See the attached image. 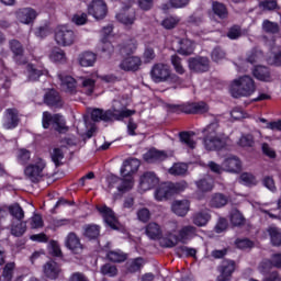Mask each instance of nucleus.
<instances>
[{"label":"nucleus","instance_id":"f257e3e1","mask_svg":"<svg viewBox=\"0 0 281 281\" xmlns=\"http://www.w3.org/2000/svg\"><path fill=\"white\" fill-rule=\"evenodd\" d=\"M229 93L233 98H249L256 93V81L247 75L236 78L231 82Z\"/></svg>","mask_w":281,"mask_h":281},{"label":"nucleus","instance_id":"f03ea898","mask_svg":"<svg viewBox=\"0 0 281 281\" xmlns=\"http://www.w3.org/2000/svg\"><path fill=\"white\" fill-rule=\"evenodd\" d=\"M131 115H135V110H117L113 108L112 110L104 111L102 109H94L91 112V120L92 122H113V120L120 121L124 120V117H131Z\"/></svg>","mask_w":281,"mask_h":281},{"label":"nucleus","instance_id":"7ed1b4c3","mask_svg":"<svg viewBox=\"0 0 281 281\" xmlns=\"http://www.w3.org/2000/svg\"><path fill=\"white\" fill-rule=\"evenodd\" d=\"M153 82H171L172 85H181L182 80L177 74H172L170 66L167 64H155L150 70Z\"/></svg>","mask_w":281,"mask_h":281},{"label":"nucleus","instance_id":"20e7f679","mask_svg":"<svg viewBox=\"0 0 281 281\" xmlns=\"http://www.w3.org/2000/svg\"><path fill=\"white\" fill-rule=\"evenodd\" d=\"M106 191L112 194H126V192H131L133 190V182L131 179L120 178L117 176H108L106 178Z\"/></svg>","mask_w":281,"mask_h":281},{"label":"nucleus","instance_id":"39448f33","mask_svg":"<svg viewBox=\"0 0 281 281\" xmlns=\"http://www.w3.org/2000/svg\"><path fill=\"white\" fill-rule=\"evenodd\" d=\"M42 124L43 128H49V125L53 124V128L57 131V133H67V131H69V127L65 123V119H63V115L60 114L52 115L49 112H44Z\"/></svg>","mask_w":281,"mask_h":281},{"label":"nucleus","instance_id":"423d86ee","mask_svg":"<svg viewBox=\"0 0 281 281\" xmlns=\"http://www.w3.org/2000/svg\"><path fill=\"white\" fill-rule=\"evenodd\" d=\"M47 167V162H45V159L37 157L35 158L34 164H30L24 169V175L30 179L33 183H36V181H40V179L43 177V170Z\"/></svg>","mask_w":281,"mask_h":281},{"label":"nucleus","instance_id":"0eeeda50","mask_svg":"<svg viewBox=\"0 0 281 281\" xmlns=\"http://www.w3.org/2000/svg\"><path fill=\"white\" fill-rule=\"evenodd\" d=\"M204 135V142H225L227 140V135L221 132V125L218 121H214L209 124L204 130H202Z\"/></svg>","mask_w":281,"mask_h":281},{"label":"nucleus","instance_id":"6e6552de","mask_svg":"<svg viewBox=\"0 0 281 281\" xmlns=\"http://www.w3.org/2000/svg\"><path fill=\"white\" fill-rule=\"evenodd\" d=\"M55 42L61 47H71L76 43V33L67 26H58L55 30Z\"/></svg>","mask_w":281,"mask_h":281},{"label":"nucleus","instance_id":"1a4fd4ad","mask_svg":"<svg viewBox=\"0 0 281 281\" xmlns=\"http://www.w3.org/2000/svg\"><path fill=\"white\" fill-rule=\"evenodd\" d=\"M188 67L193 74H205V71H210V58L203 56L190 57Z\"/></svg>","mask_w":281,"mask_h":281},{"label":"nucleus","instance_id":"9d476101","mask_svg":"<svg viewBox=\"0 0 281 281\" xmlns=\"http://www.w3.org/2000/svg\"><path fill=\"white\" fill-rule=\"evenodd\" d=\"M139 159L137 158H131L123 162V166L121 168V177L123 179H130V181L135 186V181L133 180V175L139 170Z\"/></svg>","mask_w":281,"mask_h":281},{"label":"nucleus","instance_id":"9b49d317","mask_svg":"<svg viewBox=\"0 0 281 281\" xmlns=\"http://www.w3.org/2000/svg\"><path fill=\"white\" fill-rule=\"evenodd\" d=\"M9 49L13 54V60L18 65H27V58H25V48L23 44L19 42V40H10L9 41Z\"/></svg>","mask_w":281,"mask_h":281},{"label":"nucleus","instance_id":"f8f14e48","mask_svg":"<svg viewBox=\"0 0 281 281\" xmlns=\"http://www.w3.org/2000/svg\"><path fill=\"white\" fill-rule=\"evenodd\" d=\"M98 212L103 216V221L111 229H120V222L113 210L106 205L97 206Z\"/></svg>","mask_w":281,"mask_h":281},{"label":"nucleus","instance_id":"ddd939ff","mask_svg":"<svg viewBox=\"0 0 281 281\" xmlns=\"http://www.w3.org/2000/svg\"><path fill=\"white\" fill-rule=\"evenodd\" d=\"M88 13L97 21L104 19L106 16V3H104V0H91L88 4Z\"/></svg>","mask_w":281,"mask_h":281},{"label":"nucleus","instance_id":"4468645a","mask_svg":"<svg viewBox=\"0 0 281 281\" xmlns=\"http://www.w3.org/2000/svg\"><path fill=\"white\" fill-rule=\"evenodd\" d=\"M15 16L20 23L30 25V23H34V21H36L38 12L33 8H22L15 12Z\"/></svg>","mask_w":281,"mask_h":281},{"label":"nucleus","instance_id":"2eb2a0df","mask_svg":"<svg viewBox=\"0 0 281 281\" xmlns=\"http://www.w3.org/2000/svg\"><path fill=\"white\" fill-rule=\"evenodd\" d=\"M65 245L72 254H82L85 247L80 243V237L74 232L69 233L66 237Z\"/></svg>","mask_w":281,"mask_h":281},{"label":"nucleus","instance_id":"dca6fc26","mask_svg":"<svg viewBox=\"0 0 281 281\" xmlns=\"http://www.w3.org/2000/svg\"><path fill=\"white\" fill-rule=\"evenodd\" d=\"M182 113L187 114H198V113H207L210 108L205 102H198V103H187L179 106Z\"/></svg>","mask_w":281,"mask_h":281},{"label":"nucleus","instance_id":"f3484780","mask_svg":"<svg viewBox=\"0 0 281 281\" xmlns=\"http://www.w3.org/2000/svg\"><path fill=\"white\" fill-rule=\"evenodd\" d=\"M236 271V262L232 260H225L220 267L221 274L217 277V281H229L232 280V273Z\"/></svg>","mask_w":281,"mask_h":281},{"label":"nucleus","instance_id":"a211bd4d","mask_svg":"<svg viewBox=\"0 0 281 281\" xmlns=\"http://www.w3.org/2000/svg\"><path fill=\"white\" fill-rule=\"evenodd\" d=\"M19 110L14 109V108H10L5 110L4 113V123L3 126L4 128H16V126H19Z\"/></svg>","mask_w":281,"mask_h":281},{"label":"nucleus","instance_id":"6ab92c4d","mask_svg":"<svg viewBox=\"0 0 281 281\" xmlns=\"http://www.w3.org/2000/svg\"><path fill=\"white\" fill-rule=\"evenodd\" d=\"M61 271L60 266L56 261H48L43 266V273L48 280H58Z\"/></svg>","mask_w":281,"mask_h":281},{"label":"nucleus","instance_id":"aec40b11","mask_svg":"<svg viewBox=\"0 0 281 281\" xmlns=\"http://www.w3.org/2000/svg\"><path fill=\"white\" fill-rule=\"evenodd\" d=\"M223 168L225 169V172H240V170L243 169V164L240 162V159L236 156H231L228 158H226L223 162H222Z\"/></svg>","mask_w":281,"mask_h":281},{"label":"nucleus","instance_id":"412c9836","mask_svg":"<svg viewBox=\"0 0 281 281\" xmlns=\"http://www.w3.org/2000/svg\"><path fill=\"white\" fill-rule=\"evenodd\" d=\"M271 267H276L277 269H281V254L272 255L271 259L263 260L259 266V271L261 273H267Z\"/></svg>","mask_w":281,"mask_h":281},{"label":"nucleus","instance_id":"4be33fe9","mask_svg":"<svg viewBox=\"0 0 281 281\" xmlns=\"http://www.w3.org/2000/svg\"><path fill=\"white\" fill-rule=\"evenodd\" d=\"M171 211L177 216H186L190 212V201L188 200H176L171 204Z\"/></svg>","mask_w":281,"mask_h":281},{"label":"nucleus","instance_id":"5701e85b","mask_svg":"<svg viewBox=\"0 0 281 281\" xmlns=\"http://www.w3.org/2000/svg\"><path fill=\"white\" fill-rule=\"evenodd\" d=\"M159 180L157 179V176H155V172H145L140 177L139 186L146 192V190H150L151 188H155Z\"/></svg>","mask_w":281,"mask_h":281},{"label":"nucleus","instance_id":"b1692460","mask_svg":"<svg viewBox=\"0 0 281 281\" xmlns=\"http://www.w3.org/2000/svg\"><path fill=\"white\" fill-rule=\"evenodd\" d=\"M57 76L61 82V89L66 93H76V79H74V77L65 76L64 74H58Z\"/></svg>","mask_w":281,"mask_h":281},{"label":"nucleus","instance_id":"393cba45","mask_svg":"<svg viewBox=\"0 0 281 281\" xmlns=\"http://www.w3.org/2000/svg\"><path fill=\"white\" fill-rule=\"evenodd\" d=\"M10 232L15 238H21V236L27 232V222L23 220L11 221Z\"/></svg>","mask_w":281,"mask_h":281},{"label":"nucleus","instance_id":"a878e982","mask_svg":"<svg viewBox=\"0 0 281 281\" xmlns=\"http://www.w3.org/2000/svg\"><path fill=\"white\" fill-rule=\"evenodd\" d=\"M140 65L142 59H139V57H127L122 60L120 67L123 69V71H137Z\"/></svg>","mask_w":281,"mask_h":281},{"label":"nucleus","instance_id":"bb28decb","mask_svg":"<svg viewBox=\"0 0 281 281\" xmlns=\"http://www.w3.org/2000/svg\"><path fill=\"white\" fill-rule=\"evenodd\" d=\"M194 236H196V227L192 225L183 226L178 232V240L183 244L188 243L190 238H194Z\"/></svg>","mask_w":281,"mask_h":281},{"label":"nucleus","instance_id":"cd10ccee","mask_svg":"<svg viewBox=\"0 0 281 281\" xmlns=\"http://www.w3.org/2000/svg\"><path fill=\"white\" fill-rule=\"evenodd\" d=\"M171 196L173 195L169 183L160 184L155 191L156 201H168V199H171Z\"/></svg>","mask_w":281,"mask_h":281},{"label":"nucleus","instance_id":"c85d7f7f","mask_svg":"<svg viewBox=\"0 0 281 281\" xmlns=\"http://www.w3.org/2000/svg\"><path fill=\"white\" fill-rule=\"evenodd\" d=\"M195 186L200 192H212L214 190V179L210 176H204L195 181Z\"/></svg>","mask_w":281,"mask_h":281},{"label":"nucleus","instance_id":"c756f323","mask_svg":"<svg viewBox=\"0 0 281 281\" xmlns=\"http://www.w3.org/2000/svg\"><path fill=\"white\" fill-rule=\"evenodd\" d=\"M227 203H229V198H227V195H225L223 193H214L211 196L209 205L211 207L221 209V207H225V205H227Z\"/></svg>","mask_w":281,"mask_h":281},{"label":"nucleus","instance_id":"7c9ffc66","mask_svg":"<svg viewBox=\"0 0 281 281\" xmlns=\"http://www.w3.org/2000/svg\"><path fill=\"white\" fill-rule=\"evenodd\" d=\"M97 58L98 56L94 53L85 52L78 56V61L81 67H93Z\"/></svg>","mask_w":281,"mask_h":281},{"label":"nucleus","instance_id":"2f4dec72","mask_svg":"<svg viewBox=\"0 0 281 281\" xmlns=\"http://www.w3.org/2000/svg\"><path fill=\"white\" fill-rule=\"evenodd\" d=\"M145 233L150 240H157L161 238V226L155 222H150L146 227H145Z\"/></svg>","mask_w":281,"mask_h":281},{"label":"nucleus","instance_id":"473e14b6","mask_svg":"<svg viewBox=\"0 0 281 281\" xmlns=\"http://www.w3.org/2000/svg\"><path fill=\"white\" fill-rule=\"evenodd\" d=\"M168 158V154L166 151L150 149L144 155V159L148 161V164H153V161H164V159Z\"/></svg>","mask_w":281,"mask_h":281},{"label":"nucleus","instance_id":"72a5a7b5","mask_svg":"<svg viewBox=\"0 0 281 281\" xmlns=\"http://www.w3.org/2000/svg\"><path fill=\"white\" fill-rule=\"evenodd\" d=\"M188 169L189 166L187 162H175L171 168L168 169V172L173 177H186Z\"/></svg>","mask_w":281,"mask_h":281},{"label":"nucleus","instance_id":"f704fd0d","mask_svg":"<svg viewBox=\"0 0 281 281\" xmlns=\"http://www.w3.org/2000/svg\"><path fill=\"white\" fill-rule=\"evenodd\" d=\"M179 45L178 54H181V56H191V54H194V43L192 41L188 38L180 40Z\"/></svg>","mask_w":281,"mask_h":281},{"label":"nucleus","instance_id":"c9c22d12","mask_svg":"<svg viewBox=\"0 0 281 281\" xmlns=\"http://www.w3.org/2000/svg\"><path fill=\"white\" fill-rule=\"evenodd\" d=\"M204 147L209 150H215L216 153H225L227 150H232V147L227 145L225 142H206L204 143Z\"/></svg>","mask_w":281,"mask_h":281},{"label":"nucleus","instance_id":"e433bc0d","mask_svg":"<svg viewBox=\"0 0 281 281\" xmlns=\"http://www.w3.org/2000/svg\"><path fill=\"white\" fill-rule=\"evenodd\" d=\"M252 76H255L257 80H261L262 82H269V80H271V72L269 71V68L265 66H257L252 70Z\"/></svg>","mask_w":281,"mask_h":281},{"label":"nucleus","instance_id":"4c0bfd02","mask_svg":"<svg viewBox=\"0 0 281 281\" xmlns=\"http://www.w3.org/2000/svg\"><path fill=\"white\" fill-rule=\"evenodd\" d=\"M261 30L262 32H265V34H280V24L270 20H263L261 24Z\"/></svg>","mask_w":281,"mask_h":281},{"label":"nucleus","instance_id":"58836bf2","mask_svg":"<svg viewBox=\"0 0 281 281\" xmlns=\"http://www.w3.org/2000/svg\"><path fill=\"white\" fill-rule=\"evenodd\" d=\"M9 214L12 216L11 221H23L25 218V211L19 203L12 204L8 207Z\"/></svg>","mask_w":281,"mask_h":281},{"label":"nucleus","instance_id":"ea45409f","mask_svg":"<svg viewBox=\"0 0 281 281\" xmlns=\"http://www.w3.org/2000/svg\"><path fill=\"white\" fill-rule=\"evenodd\" d=\"M44 102L48 106H63V103H60V95L56 90H50L48 93H46Z\"/></svg>","mask_w":281,"mask_h":281},{"label":"nucleus","instance_id":"a19ab883","mask_svg":"<svg viewBox=\"0 0 281 281\" xmlns=\"http://www.w3.org/2000/svg\"><path fill=\"white\" fill-rule=\"evenodd\" d=\"M212 12L215 14V16H218V19H227L229 15L227 7L218 1L212 2Z\"/></svg>","mask_w":281,"mask_h":281},{"label":"nucleus","instance_id":"79ce46f5","mask_svg":"<svg viewBox=\"0 0 281 281\" xmlns=\"http://www.w3.org/2000/svg\"><path fill=\"white\" fill-rule=\"evenodd\" d=\"M210 218H212L210 213L207 211H202L193 215V224L196 225L198 227H203L207 225Z\"/></svg>","mask_w":281,"mask_h":281},{"label":"nucleus","instance_id":"37998d69","mask_svg":"<svg viewBox=\"0 0 281 281\" xmlns=\"http://www.w3.org/2000/svg\"><path fill=\"white\" fill-rule=\"evenodd\" d=\"M16 159L20 166H27L32 160V151H30V149L19 148L16 151Z\"/></svg>","mask_w":281,"mask_h":281},{"label":"nucleus","instance_id":"c03bdc74","mask_svg":"<svg viewBox=\"0 0 281 281\" xmlns=\"http://www.w3.org/2000/svg\"><path fill=\"white\" fill-rule=\"evenodd\" d=\"M83 236L90 240H94L100 236V226L95 224H88L83 227Z\"/></svg>","mask_w":281,"mask_h":281},{"label":"nucleus","instance_id":"a18cd8bd","mask_svg":"<svg viewBox=\"0 0 281 281\" xmlns=\"http://www.w3.org/2000/svg\"><path fill=\"white\" fill-rule=\"evenodd\" d=\"M26 72H27V79L31 82H36V80H38V78H41V76H43V70L38 69L33 64H27Z\"/></svg>","mask_w":281,"mask_h":281},{"label":"nucleus","instance_id":"49530a36","mask_svg":"<svg viewBox=\"0 0 281 281\" xmlns=\"http://www.w3.org/2000/svg\"><path fill=\"white\" fill-rule=\"evenodd\" d=\"M231 223L234 227H240L245 224V216L240 211L233 209L229 214Z\"/></svg>","mask_w":281,"mask_h":281},{"label":"nucleus","instance_id":"de8ad7c7","mask_svg":"<svg viewBox=\"0 0 281 281\" xmlns=\"http://www.w3.org/2000/svg\"><path fill=\"white\" fill-rule=\"evenodd\" d=\"M268 234L270 236V240L274 247H280L281 245V231L276 226H270L268 228Z\"/></svg>","mask_w":281,"mask_h":281},{"label":"nucleus","instance_id":"09e8293b","mask_svg":"<svg viewBox=\"0 0 281 281\" xmlns=\"http://www.w3.org/2000/svg\"><path fill=\"white\" fill-rule=\"evenodd\" d=\"M179 237L172 233H169L166 237L160 239L161 247L172 248L179 245Z\"/></svg>","mask_w":281,"mask_h":281},{"label":"nucleus","instance_id":"8fccbe9b","mask_svg":"<svg viewBox=\"0 0 281 281\" xmlns=\"http://www.w3.org/2000/svg\"><path fill=\"white\" fill-rule=\"evenodd\" d=\"M50 159L56 167L63 166V159H65V151L63 150V147L54 148L50 153Z\"/></svg>","mask_w":281,"mask_h":281},{"label":"nucleus","instance_id":"3c124183","mask_svg":"<svg viewBox=\"0 0 281 281\" xmlns=\"http://www.w3.org/2000/svg\"><path fill=\"white\" fill-rule=\"evenodd\" d=\"M49 59L53 60V63H67V55L65 54V50L54 48L49 54Z\"/></svg>","mask_w":281,"mask_h":281},{"label":"nucleus","instance_id":"603ef678","mask_svg":"<svg viewBox=\"0 0 281 281\" xmlns=\"http://www.w3.org/2000/svg\"><path fill=\"white\" fill-rule=\"evenodd\" d=\"M211 58L213 63H221L227 58V52L223 47L216 46L211 53Z\"/></svg>","mask_w":281,"mask_h":281},{"label":"nucleus","instance_id":"864d4df0","mask_svg":"<svg viewBox=\"0 0 281 281\" xmlns=\"http://www.w3.org/2000/svg\"><path fill=\"white\" fill-rule=\"evenodd\" d=\"M98 48L100 52H102L103 54H108L109 56H111V54H113V52H115L113 44H111V42H109V40L106 38V36H103V38H101Z\"/></svg>","mask_w":281,"mask_h":281},{"label":"nucleus","instance_id":"5fc2aeb1","mask_svg":"<svg viewBox=\"0 0 281 281\" xmlns=\"http://www.w3.org/2000/svg\"><path fill=\"white\" fill-rule=\"evenodd\" d=\"M106 258L110 262H124L126 255L120 250H111L106 254Z\"/></svg>","mask_w":281,"mask_h":281},{"label":"nucleus","instance_id":"6e6d98bb","mask_svg":"<svg viewBox=\"0 0 281 281\" xmlns=\"http://www.w3.org/2000/svg\"><path fill=\"white\" fill-rule=\"evenodd\" d=\"M170 61L176 74H179V76H183V74H186V68H183V65L181 64V57L178 55H172L170 57Z\"/></svg>","mask_w":281,"mask_h":281},{"label":"nucleus","instance_id":"4d7b16f0","mask_svg":"<svg viewBox=\"0 0 281 281\" xmlns=\"http://www.w3.org/2000/svg\"><path fill=\"white\" fill-rule=\"evenodd\" d=\"M142 267H144V259L136 258L128 263L127 271L130 273H137V271H140Z\"/></svg>","mask_w":281,"mask_h":281},{"label":"nucleus","instance_id":"13d9d810","mask_svg":"<svg viewBox=\"0 0 281 281\" xmlns=\"http://www.w3.org/2000/svg\"><path fill=\"white\" fill-rule=\"evenodd\" d=\"M169 188L171 189V194L175 196V194H179L188 188V182L186 180L176 183L169 182Z\"/></svg>","mask_w":281,"mask_h":281},{"label":"nucleus","instance_id":"bf43d9fd","mask_svg":"<svg viewBox=\"0 0 281 281\" xmlns=\"http://www.w3.org/2000/svg\"><path fill=\"white\" fill-rule=\"evenodd\" d=\"M101 273L109 278H115V276H117V267L111 263H105L101 267Z\"/></svg>","mask_w":281,"mask_h":281},{"label":"nucleus","instance_id":"052dcab7","mask_svg":"<svg viewBox=\"0 0 281 281\" xmlns=\"http://www.w3.org/2000/svg\"><path fill=\"white\" fill-rule=\"evenodd\" d=\"M81 87L86 91L87 95H91L93 93V89H95V80L91 78L81 79Z\"/></svg>","mask_w":281,"mask_h":281},{"label":"nucleus","instance_id":"680f3d73","mask_svg":"<svg viewBox=\"0 0 281 281\" xmlns=\"http://www.w3.org/2000/svg\"><path fill=\"white\" fill-rule=\"evenodd\" d=\"M14 262H9L4 266L2 278L4 281H12V278H14Z\"/></svg>","mask_w":281,"mask_h":281},{"label":"nucleus","instance_id":"e2e57ef3","mask_svg":"<svg viewBox=\"0 0 281 281\" xmlns=\"http://www.w3.org/2000/svg\"><path fill=\"white\" fill-rule=\"evenodd\" d=\"M262 59V52L261 50H251L246 58V63H250V65H254L256 63H259V60Z\"/></svg>","mask_w":281,"mask_h":281},{"label":"nucleus","instance_id":"0e129e2a","mask_svg":"<svg viewBox=\"0 0 281 281\" xmlns=\"http://www.w3.org/2000/svg\"><path fill=\"white\" fill-rule=\"evenodd\" d=\"M137 220L140 223H148L150 221V210L143 207L136 212Z\"/></svg>","mask_w":281,"mask_h":281},{"label":"nucleus","instance_id":"69168bd1","mask_svg":"<svg viewBox=\"0 0 281 281\" xmlns=\"http://www.w3.org/2000/svg\"><path fill=\"white\" fill-rule=\"evenodd\" d=\"M116 19L120 23H123V25H133V23H135V15H128L126 13L116 14Z\"/></svg>","mask_w":281,"mask_h":281},{"label":"nucleus","instance_id":"338daca9","mask_svg":"<svg viewBox=\"0 0 281 281\" xmlns=\"http://www.w3.org/2000/svg\"><path fill=\"white\" fill-rule=\"evenodd\" d=\"M109 148H111V143H108V142L92 143V150H94V153H104V150H109Z\"/></svg>","mask_w":281,"mask_h":281},{"label":"nucleus","instance_id":"774afa93","mask_svg":"<svg viewBox=\"0 0 281 281\" xmlns=\"http://www.w3.org/2000/svg\"><path fill=\"white\" fill-rule=\"evenodd\" d=\"M179 19L169 16L162 20L161 25L165 30H173V27H177Z\"/></svg>","mask_w":281,"mask_h":281}]
</instances>
